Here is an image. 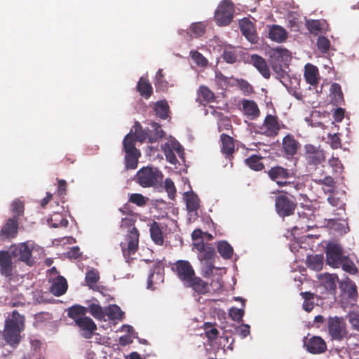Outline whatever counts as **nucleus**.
Masks as SVG:
<instances>
[{
	"label": "nucleus",
	"instance_id": "f257e3e1",
	"mask_svg": "<svg viewBox=\"0 0 359 359\" xmlns=\"http://www.w3.org/2000/svg\"><path fill=\"white\" fill-rule=\"evenodd\" d=\"M25 316L17 310H13L11 317L6 319L2 336L6 344L13 348L19 345L22 339L21 333L25 328Z\"/></svg>",
	"mask_w": 359,
	"mask_h": 359
},
{
	"label": "nucleus",
	"instance_id": "9d476101",
	"mask_svg": "<svg viewBox=\"0 0 359 359\" xmlns=\"http://www.w3.org/2000/svg\"><path fill=\"white\" fill-rule=\"evenodd\" d=\"M152 127L155 130L154 133L151 130L145 132L142 130L140 124L139 123H136L135 125V133L132 134L135 135L136 141L143 142L148 139L149 142H155L158 141V139L163 137L164 132L161 129V126L157 123H154L152 124Z\"/></svg>",
	"mask_w": 359,
	"mask_h": 359
},
{
	"label": "nucleus",
	"instance_id": "393cba45",
	"mask_svg": "<svg viewBox=\"0 0 359 359\" xmlns=\"http://www.w3.org/2000/svg\"><path fill=\"white\" fill-rule=\"evenodd\" d=\"M304 78L310 85L316 86L319 82L318 68L311 64H306L304 67Z\"/></svg>",
	"mask_w": 359,
	"mask_h": 359
},
{
	"label": "nucleus",
	"instance_id": "473e14b6",
	"mask_svg": "<svg viewBox=\"0 0 359 359\" xmlns=\"http://www.w3.org/2000/svg\"><path fill=\"white\" fill-rule=\"evenodd\" d=\"M269 35L271 40L277 42H283L287 37L285 29L279 25H273L269 30Z\"/></svg>",
	"mask_w": 359,
	"mask_h": 359
},
{
	"label": "nucleus",
	"instance_id": "423d86ee",
	"mask_svg": "<svg viewBox=\"0 0 359 359\" xmlns=\"http://www.w3.org/2000/svg\"><path fill=\"white\" fill-rule=\"evenodd\" d=\"M269 178L276 183L278 187H283L290 184V180L296 177L297 171L294 168H287L276 165L271 166L265 171Z\"/></svg>",
	"mask_w": 359,
	"mask_h": 359
},
{
	"label": "nucleus",
	"instance_id": "864d4df0",
	"mask_svg": "<svg viewBox=\"0 0 359 359\" xmlns=\"http://www.w3.org/2000/svg\"><path fill=\"white\" fill-rule=\"evenodd\" d=\"M317 46L318 50L323 53H326L330 50V40L325 36H319L317 41Z\"/></svg>",
	"mask_w": 359,
	"mask_h": 359
},
{
	"label": "nucleus",
	"instance_id": "13d9d810",
	"mask_svg": "<svg viewBox=\"0 0 359 359\" xmlns=\"http://www.w3.org/2000/svg\"><path fill=\"white\" fill-rule=\"evenodd\" d=\"M318 184L327 187L328 189L327 191L332 192L335 187L336 182L331 176H326L323 179L319 180Z\"/></svg>",
	"mask_w": 359,
	"mask_h": 359
},
{
	"label": "nucleus",
	"instance_id": "7c9ffc66",
	"mask_svg": "<svg viewBox=\"0 0 359 359\" xmlns=\"http://www.w3.org/2000/svg\"><path fill=\"white\" fill-rule=\"evenodd\" d=\"M330 97L332 102L335 105L344 104V99L341 86L337 83H333L330 86Z\"/></svg>",
	"mask_w": 359,
	"mask_h": 359
},
{
	"label": "nucleus",
	"instance_id": "6e6d98bb",
	"mask_svg": "<svg viewBox=\"0 0 359 359\" xmlns=\"http://www.w3.org/2000/svg\"><path fill=\"white\" fill-rule=\"evenodd\" d=\"M229 315L233 320L240 322L243 320L244 310L243 309L232 307L229 309Z\"/></svg>",
	"mask_w": 359,
	"mask_h": 359
},
{
	"label": "nucleus",
	"instance_id": "ddd939ff",
	"mask_svg": "<svg viewBox=\"0 0 359 359\" xmlns=\"http://www.w3.org/2000/svg\"><path fill=\"white\" fill-rule=\"evenodd\" d=\"M308 352L312 354H321L327 351L325 341L320 337L313 336L304 340Z\"/></svg>",
	"mask_w": 359,
	"mask_h": 359
},
{
	"label": "nucleus",
	"instance_id": "f704fd0d",
	"mask_svg": "<svg viewBox=\"0 0 359 359\" xmlns=\"http://www.w3.org/2000/svg\"><path fill=\"white\" fill-rule=\"evenodd\" d=\"M262 159V156L253 154L245 158L244 162L250 169L255 171H261L264 169Z\"/></svg>",
	"mask_w": 359,
	"mask_h": 359
},
{
	"label": "nucleus",
	"instance_id": "3c124183",
	"mask_svg": "<svg viewBox=\"0 0 359 359\" xmlns=\"http://www.w3.org/2000/svg\"><path fill=\"white\" fill-rule=\"evenodd\" d=\"M154 85L160 90H164L168 88V83L164 79L162 69H158L156 74Z\"/></svg>",
	"mask_w": 359,
	"mask_h": 359
},
{
	"label": "nucleus",
	"instance_id": "de8ad7c7",
	"mask_svg": "<svg viewBox=\"0 0 359 359\" xmlns=\"http://www.w3.org/2000/svg\"><path fill=\"white\" fill-rule=\"evenodd\" d=\"M205 25L202 22L192 23L190 25L189 30L194 37H200L205 32Z\"/></svg>",
	"mask_w": 359,
	"mask_h": 359
},
{
	"label": "nucleus",
	"instance_id": "37998d69",
	"mask_svg": "<svg viewBox=\"0 0 359 359\" xmlns=\"http://www.w3.org/2000/svg\"><path fill=\"white\" fill-rule=\"evenodd\" d=\"M340 266L344 271L350 274L355 275L358 273V269L353 262L346 256L344 257V259L340 263Z\"/></svg>",
	"mask_w": 359,
	"mask_h": 359
},
{
	"label": "nucleus",
	"instance_id": "1a4fd4ad",
	"mask_svg": "<svg viewBox=\"0 0 359 359\" xmlns=\"http://www.w3.org/2000/svg\"><path fill=\"white\" fill-rule=\"evenodd\" d=\"M233 4L229 0H223L215 13V20L219 26H225L231 22L233 17Z\"/></svg>",
	"mask_w": 359,
	"mask_h": 359
},
{
	"label": "nucleus",
	"instance_id": "a878e982",
	"mask_svg": "<svg viewBox=\"0 0 359 359\" xmlns=\"http://www.w3.org/2000/svg\"><path fill=\"white\" fill-rule=\"evenodd\" d=\"M67 287L68 284L67 280L60 276L53 281L50 291L53 295L60 297L67 292Z\"/></svg>",
	"mask_w": 359,
	"mask_h": 359
},
{
	"label": "nucleus",
	"instance_id": "4c0bfd02",
	"mask_svg": "<svg viewBox=\"0 0 359 359\" xmlns=\"http://www.w3.org/2000/svg\"><path fill=\"white\" fill-rule=\"evenodd\" d=\"M307 266L314 271H320L323 268V260L320 255H311L307 257Z\"/></svg>",
	"mask_w": 359,
	"mask_h": 359
},
{
	"label": "nucleus",
	"instance_id": "e433bc0d",
	"mask_svg": "<svg viewBox=\"0 0 359 359\" xmlns=\"http://www.w3.org/2000/svg\"><path fill=\"white\" fill-rule=\"evenodd\" d=\"M169 105L166 100H160L156 102L154 110L156 115L161 119H165L168 117Z\"/></svg>",
	"mask_w": 359,
	"mask_h": 359
},
{
	"label": "nucleus",
	"instance_id": "774afa93",
	"mask_svg": "<svg viewBox=\"0 0 359 359\" xmlns=\"http://www.w3.org/2000/svg\"><path fill=\"white\" fill-rule=\"evenodd\" d=\"M349 322L354 330L359 332V314L353 313L350 316Z\"/></svg>",
	"mask_w": 359,
	"mask_h": 359
},
{
	"label": "nucleus",
	"instance_id": "0e129e2a",
	"mask_svg": "<svg viewBox=\"0 0 359 359\" xmlns=\"http://www.w3.org/2000/svg\"><path fill=\"white\" fill-rule=\"evenodd\" d=\"M203 264L205 266L203 268L202 274L203 277L208 278L212 274L215 268L213 262H203Z\"/></svg>",
	"mask_w": 359,
	"mask_h": 359
},
{
	"label": "nucleus",
	"instance_id": "5701e85b",
	"mask_svg": "<svg viewBox=\"0 0 359 359\" xmlns=\"http://www.w3.org/2000/svg\"><path fill=\"white\" fill-rule=\"evenodd\" d=\"M220 141L222 142V153L225 155L226 158H229L235 151L234 139L226 134L222 133L220 135Z\"/></svg>",
	"mask_w": 359,
	"mask_h": 359
},
{
	"label": "nucleus",
	"instance_id": "7ed1b4c3",
	"mask_svg": "<svg viewBox=\"0 0 359 359\" xmlns=\"http://www.w3.org/2000/svg\"><path fill=\"white\" fill-rule=\"evenodd\" d=\"M162 172L156 168L143 167L135 177V182L142 187L147 188L157 186L163 180Z\"/></svg>",
	"mask_w": 359,
	"mask_h": 359
},
{
	"label": "nucleus",
	"instance_id": "338daca9",
	"mask_svg": "<svg viewBox=\"0 0 359 359\" xmlns=\"http://www.w3.org/2000/svg\"><path fill=\"white\" fill-rule=\"evenodd\" d=\"M81 252H80V249L78 246H74V247L70 249V250H69L67 252V256L69 259H76L79 258V257H81Z\"/></svg>",
	"mask_w": 359,
	"mask_h": 359
},
{
	"label": "nucleus",
	"instance_id": "69168bd1",
	"mask_svg": "<svg viewBox=\"0 0 359 359\" xmlns=\"http://www.w3.org/2000/svg\"><path fill=\"white\" fill-rule=\"evenodd\" d=\"M329 165L333 168L336 172H340L343 168L341 161L337 157H332L329 160Z\"/></svg>",
	"mask_w": 359,
	"mask_h": 359
},
{
	"label": "nucleus",
	"instance_id": "c85d7f7f",
	"mask_svg": "<svg viewBox=\"0 0 359 359\" xmlns=\"http://www.w3.org/2000/svg\"><path fill=\"white\" fill-rule=\"evenodd\" d=\"M137 90L140 95L145 99H149L153 93V88L149 80L146 78L141 77L137 85Z\"/></svg>",
	"mask_w": 359,
	"mask_h": 359
},
{
	"label": "nucleus",
	"instance_id": "a19ab883",
	"mask_svg": "<svg viewBox=\"0 0 359 359\" xmlns=\"http://www.w3.org/2000/svg\"><path fill=\"white\" fill-rule=\"evenodd\" d=\"M300 295L304 299L302 307L306 312H310L314 307V296L315 294L310 292H302Z\"/></svg>",
	"mask_w": 359,
	"mask_h": 359
},
{
	"label": "nucleus",
	"instance_id": "6ab92c4d",
	"mask_svg": "<svg viewBox=\"0 0 359 359\" xmlns=\"http://www.w3.org/2000/svg\"><path fill=\"white\" fill-rule=\"evenodd\" d=\"M186 287L191 288L198 294H205L210 290V285L196 274L184 285Z\"/></svg>",
	"mask_w": 359,
	"mask_h": 359
},
{
	"label": "nucleus",
	"instance_id": "412c9836",
	"mask_svg": "<svg viewBox=\"0 0 359 359\" xmlns=\"http://www.w3.org/2000/svg\"><path fill=\"white\" fill-rule=\"evenodd\" d=\"M195 248L200 252V259L202 262H213L215 256V248L209 244L205 245L203 241L194 244Z\"/></svg>",
	"mask_w": 359,
	"mask_h": 359
},
{
	"label": "nucleus",
	"instance_id": "49530a36",
	"mask_svg": "<svg viewBox=\"0 0 359 359\" xmlns=\"http://www.w3.org/2000/svg\"><path fill=\"white\" fill-rule=\"evenodd\" d=\"M236 84L245 95H249L255 93L253 86L246 80L236 79Z\"/></svg>",
	"mask_w": 359,
	"mask_h": 359
},
{
	"label": "nucleus",
	"instance_id": "dca6fc26",
	"mask_svg": "<svg viewBox=\"0 0 359 359\" xmlns=\"http://www.w3.org/2000/svg\"><path fill=\"white\" fill-rule=\"evenodd\" d=\"M19 221L16 217L9 218L0 231L1 240L12 239L17 236L18 233Z\"/></svg>",
	"mask_w": 359,
	"mask_h": 359
},
{
	"label": "nucleus",
	"instance_id": "6e6552de",
	"mask_svg": "<svg viewBox=\"0 0 359 359\" xmlns=\"http://www.w3.org/2000/svg\"><path fill=\"white\" fill-rule=\"evenodd\" d=\"M331 340L341 341L348 337L345 320L342 317L330 316L327 320V329Z\"/></svg>",
	"mask_w": 359,
	"mask_h": 359
},
{
	"label": "nucleus",
	"instance_id": "bb28decb",
	"mask_svg": "<svg viewBox=\"0 0 359 359\" xmlns=\"http://www.w3.org/2000/svg\"><path fill=\"white\" fill-rule=\"evenodd\" d=\"M337 276L336 275L324 273L318 275V279L321 284L324 286L326 290L334 292L336 290V279Z\"/></svg>",
	"mask_w": 359,
	"mask_h": 359
},
{
	"label": "nucleus",
	"instance_id": "39448f33",
	"mask_svg": "<svg viewBox=\"0 0 359 359\" xmlns=\"http://www.w3.org/2000/svg\"><path fill=\"white\" fill-rule=\"evenodd\" d=\"M278 195L275 198V208L277 214L281 217L292 215L297 203L293 196H288L283 190L277 191Z\"/></svg>",
	"mask_w": 359,
	"mask_h": 359
},
{
	"label": "nucleus",
	"instance_id": "79ce46f5",
	"mask_svg": "<svg viewBox=\"0 0 359 359\" xmlns=\"http://www.w3.org/2000/svg\"><path fill=\"white\" fill-rule=\"evenodd\" d=\"M271 67L276 74V78L280 80L283 85L287 87V81L289 80V75L286 71L283 69L282 65L278 64H272Z\"/></svg>",
	"mask_w": 359,
	"mask_h": 359
},
{
	"label": "nucleus",
	"instance_id": "72a5a7b5",
	"mask_svg": "<svg viewBox=\"0 0 359 359\" xmlns=\"http://www.w3.org/2000/svg\"><path fill=\"white\" fill-rule=\"evenodd\" d=\"M18 255L19 259L23 262H25L27 265L32 266L34 261L32 260V250L29 245L23 243L18 247Z\"/></svg>",
	"mask_w": 359,
	"mask_h": 359
},
{
	"label": "nucleus",
	"instance_id": "4be33fe9",
	"mask_svg": "<svg viewBox=\"0 0 359 359\" xmlns=\"http://www.w3.org/2000/svg\"><path fill=\"white\" fill-rule=\"evenodd\" d=\"M282 145L285 154L290 156L295 155L299 147V143L291 134H288L283 137Z\"/></svg>",
	"mask_w": 359,
	"mask_h": 359
},
{
	"label": "nucleus",
	"instance_id": "052dcab7",
	"mask_svg": "<svg viewBox=\"0 0 359 359\" xmlns=\"http://www.w3.org/2000/svg\"><path fill=\"white\" fill-rule=\"evenodd\" d=\"M165 188L170 198L173 199L175 196L176 189L172 180L167 178L165 180Z\"/></svg>",
	"mask_w": 359,
	"mask_h": 359
},
{
	"label": "nucleus",
	"instance_id": "5fc2aeb1",
	"mask_svg": "<svg viewBox=\"0 0 359 359\" xmlns=\"http://www.w3.org/2000/svg\"><path fill=\"white\" fill-rule=\"evenodd\" d=\"M191 57L198 66L205 67L208 65L207 59L198 51H191Z\"/></svg>",
	"mask_w": 359,
	"mask_h": 359
},
{
	"label": "nucleus",
	"instance_id": "a18cd8bd",
	"mask_svg": "<svg viewBox=\"0 0 359 359\" xmlns=\"http://www.w3.org/2000/svg\"><path fill=\"white\" fill-rule=\"evenodd\" d=\"M86 282L90 288H93L100 279L99 272L96 269L88 271L86 274Z\"/></svg>",
	"mask_w": 359,
	"mask_h": 359
},
{
	"label": "nucleus",
	"instance_id": "20e7f679",
	"mask_svg": "<svg viewBox=\"0 0 359 359\" xmlns=\"http://www.w3.org/2000/svg\"><path fill=\"white\" fill-rule=\"evenodd\" d=\"M136 139L131 133L127 134L123 141V150L126 153L125 166L126 168L135 169L137 167L138 158L141 156L140 151L136 148Z\"/></svg>",
	"mask_w": 359,
	"mask_h": 359
},
{
	"label": "nucleus",
	"instance_id": "a211bd4d",
	"mask_svg": "<svg viewBox=\"0 0 359 359\" xmlns=\"http://www.w3.org/2000/svg\"><path fill=\"white\" fill-rule=\"evenodd\" d=\"M241 104L242 112L250 120H255L260 116V110L255 101L243 99Z\"/></svg>",
	"mask_w": 359,
	"mask_h": 359
},
{
	"label": "nucleus",
	"instance_id": "e2e57ef3",
	"mask_svg": "<svg viewBox=\"0 0 359 359\" xmlns=\"http://www.w3.org/2000/svg\"><path fill=\"white\" fill-rule=\"evenodd\" d=\"M163 151L168 161H169L172 164H175L177 160L173 151L170 147V146L166 144L164 147Z\"/></svg>",
	"mask_w": 359,
	"mask_h": 359
},
{
	"label": "nucleus",
	"instance_id": "bf43d9fd",
	"mask_svg": "<svg viewBox=\"0 0 359 359\" xmlns=\"http://www.w3.org/2000/svg\"><path fill=\"white\" fill-rule=\"evenodd\" d=\"M205 327L207 330L205 332L207 338L210 341L216 339L219 334V331L215 327H212L210 323H205Z\"/></svg>",
	"mask_w": 359,
	"mask_h": 359
},
{
	"label": "nucleus",
	"instance_id": "f8f14e48",
	"mask_svg": "<svg viewBox=\"0 0 359 359\" xmlns=\"http://www.w3.org/2000/svg\"><path fill=\"white\" fill-rule=\"evenodd\" d=\"M75 325L78 327L81 335L85 339H90L97 330V325L92 318L88 316L78 318Z\"/></svg>",
	"mask_w": 359,
	"mask_h": 359
},
{
	"label": "nucleus",
	"instance_id": "2f4dec72",
	"mask_svg": "<svg viewBox=\"0 0 359 359\" xmlns=\"http://www.w3.org/2000/svg\"><path fill=\"white\" fill-rule=\"evenodd\" d=\"M151 240L158 245H162L164 243L163 231L157 222L154 221L149 229Z\"/></svg>",
	"mask_w": 359,
	"mask_h": 359
},
{
	"label": "nucleus",
	"instance_id": "c9c22d12",
	"mask_svg": "<svg viewBox=\"0 0 359 359\" xmlns=\"http://www.w3.org/2000/svg\"><path fill=\"white\" fill-rule=\"evenodd\" d=\"M50 226L53 228L67 227L69 222L62 215L58 213L53 214L48 220Z\"/></svg>",
	"mask_w": 359,
	"mask_h": 359
},
{
	"label": "nucleus",
	"instance_id": "c756f323",
	"mask_svg": "<svg viewBox=\"0 0 359 359\" xmlns=\"http://www.w3.org/2000/svg\"><path fill=\"white\" fill-rule=\"evenodd\" d=\"M67 316L73 319L74 323L78 318L85 317L87 312L88 308L79 304H74L67 309Z\"/></svg>",
	"mask_w": 359,
	"mask_h": 359
},
{
	"label": "nucleus",
	"instance_id": "f3484780",
	"mask_svg": "<svg viewBox=\"0 0 359 359\" xmlns=\"http://www.w3.org/2000/svg\"><path fill=\"white\" fill-rule=\"evenodd\" d=\"M241 33L252 43H256L258 36L253 23L248 18L242 19L239 22Z\"/></svg>",
	"mask_w": 359,
	"mask_h": 359
},
{
	"label": "nucleus",
	"instance_id": "ea45409f",
	"mask_svg": "<svg viewBox=\"0 0 359 359\" xmlns=\"http://www.w3.org/2000/svg\"><path fill=\"white\" fill-rule=\"evenodd\" d=\"M198 94L200 99L205 102H212L215 101V93L207 86H201L198 90Z\"/></svg>",
	"mask_w": 359,
	"mask_h": 359
},
{
	"label": "nucleus",
	"instance_id": "4d7b16f0",
	"mask_svg": "<svg viewBox=\"0 0 359 359\" xmlns=\"http://www.w3.org/2000/svg\"><path fill=\"white\" fill-rule=\"evenodd\" d=\"M217 125L219 132L222 130H231L232 128L231 119L224 115L217 121Z\"/></svg>",
	"mask_w": 359,
	"mask_h": 359
},
{
	"label": "nucleus",
	"instance_id": "b1692460",
	"mask_svg": "<svg viewBox=\"0 0 359 359\" xmlns=\"http://www.w3.org/2000/svg\"><path fill=\"white\" fill-rule=\"evenodd\" d=\"M12 259L8 252L0 251V272L2 275L9 277L12 275Z\"/></svg>",
	"mask_w": 359,
	"mask_h": 359
},
{
	"label": "nucleus",
	"instance_id": "09e8293b",
	"mask_svg": "<svg viewBox=\"0 0 359 359\" xmlns=\"http://www.w3.org/2000/svg\"><path fill=\"white\" fill-rule=\"evenodd\" d=\"M129 202L135 204L139 207H144L147 205L149 198L141 194H131L129 196Z\"/></svg>",
	"mask_w": 359,
	"mask_h": 359
},
{
	"label": "nucleus",
	"instance_id": "0eeeda50",
	"mask_svg": "<svg viewBox=\"0 0 359 359\" xmlns=\"http://www.w3.org/2000/svg\"><path fill=\"white\" fill-rule=\"evenodd\" d=\"M304 158L307 170L312 173L325 161L323 149L311 144L304 146Z\"/></svg>",
	"mask_w": 359,
	"mask_h": 359
},
{
	"label": "nucleus",
	"instance_id": "cd10ccee",
	"mask_svg": "<svg viewBox=\"0 0 359 359\" xmlns=\"http://www.w3.org/2000/svg\"><path fill=\"white\" fill-rule=\"evenodd\" d=\"M187 209L189 213L194 212L197 215V211L199 208V198L194 192H187L185 195Z\"/></svg>",
	"mask_w": 359,
	"mask_h": 359
},
{
	"label": "nucleus",
	"instance_id": "2eb2a0df",
	"mask_svg": "<svg viewBox=\"0 0 359 359\" xmlns=\"http://www.w3.org/2000/svg\"><path fill=\"white\" fill-rule=\"evenodd\" d=\"M261 129L263 130V134L267 137H276L280 130L278 118L276 116L267 114L264 118Z\"/></svg>",
	"mask_w": 359,
	"mask_h": 359
},
{
	"label": "nucleus",
	"instance_id": "c03bdc74",
	"mask_svg": "<svg viewBox=\"0 0 359 359\" xmlns=\"http://www.w3.org/2000/svg\"><path fill=\"white\" fill-rule=\"evenodd\" d=\"M87 308L88 312H89L95 319L102 320L104 318L105 313L100 304L92 303Z\"/></svg>",
	"mask_w": 359,
	"mask_h": 359
},
{
	"label": "nucleus",
	"instance_id": "603ef678",
	"mask_svg": "<svg viewBox=\"0 0 359 359\" xmlns=\"http://www.w3.org/2000/svg\"><path fill=\"white\" fill-rule=\"evenodd\" d=\"M107 315L111 320L121 319L123 312L121 310L120 307L114 305L108 308Z\"/></svg>",
	"mask_w": 359,
	"mask_h": 359
},
{
	"label": "nucleus",
	"instance_id": "680f3d73",
	"mask_svg": "<svg viewBox=\"0 0 359 359\" xmlns=\"http://www.w3.org/2000/svg\"><path fill=\"white\" fill-rule=\"evenodd\" d=\"M222 57L227 63L233 64L237 61L238 56L233 50H225L223 52Z\"/></svg>",
	"mask_w": 359,
	"mask_h": 359
},
{
	"label": "nucleus",
	"instance_id": "aec40b11",
	"mask_svg": "<svg viewBox=\"0 0 359 359\" xmlns=\"http://www.w3.org/2000/svg\"><path fill=\"white\" fill-rule=\"evenodd\" d=\"M250 62L264 79H270V69L264 58H263L262 56L259 55L254 54L251 55Z\"/></svg>",
	"mask_w": 359,
	"mask_h": 359
},
{
	"label": "nucleus",
	"instance_id": "58836bf2",
	"mask_svg": "<svg viewBox=\"0 0 359 359\" xmlns=\"http://www.w3.org/2000/svg\"><path fill=\"white\" fill-rule=\"evenodd\" d=\"M217 251L224 259H230L233 255V248L225 241H219L217 244Z\"/></svg>",
	"mask_w": 359,
	"mask_h": 359
},
{
	"label": "nucleus",
	"instance_id": "f03ea898",
	"mask_svg": "<svg viewBox=\"0 0 359 359\" xmlns=\"http://www.w3.org/2000/svg\"><path fill=\"white\" fill-rule=\"evenodd\" d=\"M135 222L136 219L133 215H129L121 219V228L127 231L124 241L120 244L125 258H130L139 248L140 232L135 226Z\"/></svg>",
	"mask_w": 359,
	"mask_h": 359
},
{
	"label": "nucleus",
	"instance_id": "8fccbe9b",
	"mask_svg": "<svg viewBox=\"0 0 359 359\" xmlns=\"http://www.w3.org/2000/svg\"><path fill=\"white\" fill-rule=\"evenodd\" d=\"M24 204L23 203L19 200L15 199L11 204V210L12 212L14 214L13 217H16V219L18 221H19V217L20 216H22L24 214Z\"/></svg>",
	"mask_w": 359,
	"mask_h": 359
},
{
	"label": "nucleus",
	"instance_id": "9b49d317",
	"mask_svg": "<svg viewBox=\"0 0 359 359\" xmlns=\"http://www.w3.org/2000/svg\"><path fill=\"white\" fill-rule=\"evenodd\" d=\"M172 271L184 285L196 273L195 271L187 260H177L171 266Z\"/></svg>",
	"mask_w": 359,
	"mask_h": 359
},
{
	"label": "nucleus",
	"instance_id": "4468645a",
	"mask_svg": "<svg viewBox=\"0 0 359 359\" xmlns=\"http://www.w3.org/2000/svg\"><path fill=\"white\" fill-rule=\"evenodd\" d=\"M342 249L337 244H329L326 250V261L327 264L338 268L344 259Z\"/></svg>",
	"mask_w": 359,
	"mask_h": 359
}]
</instances>
